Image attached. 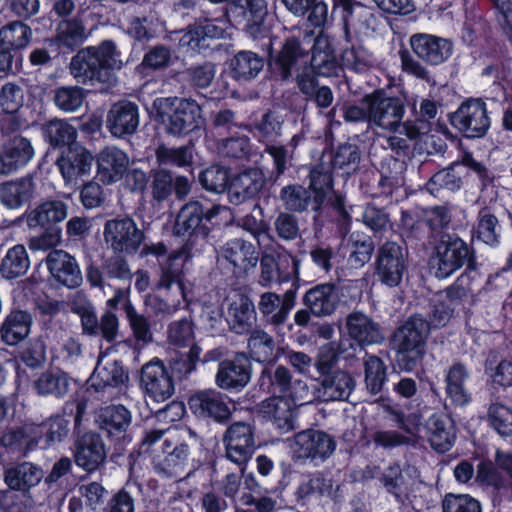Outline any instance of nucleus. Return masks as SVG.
Segmentation results:
<instances>
[{
    "instance_id": "obj_4",
    "label": "nucleus",
    "mask_w": 512,
    "mask_h": 512,
    "mask_svg": "<svg viewBox=\"0 0 512 512\" xmlns=\"http://www.w3.org/2000/svg\"><path fill=\"white\" fill-rule=\"evenodd\" d=\"M157 116L168 134L187 135L203 123L201 107L193 99L168 97L155 101Z\"/></svg>"
},
{
    "instance_id": "obj_20",
    "label": "nucleus",
    "mask_w": 512,
    "mask_h": 512,
    "mask_svg": "<svg viewBox=\"0 0 512 512\" xmlns=\"http://www.w3.org/2000/svg\"><path fill=\"white\" fill-rule=\"evenodd\" d=\"M106 455L105 444L97 433H85L75 443V463L87 472L97 470L104 463Z\"/></svg>"
},
{
    "instance_id": "obj_5",
    "label": "nucleus",
    "mask_w": 512,
    "mask_h": 512,
    "mask_svg": "<svg viewBox=\"0 0 512 512\" xmlns=\"http://www.w3.org/2000/svg\"><path fill=\"white\" fill-rule=\"evenodd\" d=\"M473 251L466 242L458 237H446L436 245L431 265L438 279H446L462 268L465 264L470 268L473 262Z\"/></svg>"
},
{
    "instance_id": "obj_41",
    "label": "nucleus",
    "mask_w": 512,
    "mask_h": 512,
    "mask_svg": "<svg viewBox=\"0 0 512 512\" xmlns=\"http://www.w3.org/2000/svg\"><path fill=\"white\" fill-rule=\"evenodd\" d=\"M32 318L29 313L21 310L11 311L2 323L1 339L8 345H16L30 333Z\"/></svg>"
},
{
    "instance_id": "obj_27",
    "label": "nucleus",
    "mask_w": 512,
    "mask_h": 512,
    "mask_svg": "<svg viewBox=\"0 0 512 512\" xmlns=\"http://www.w3.org/2000/svg\"><path fill=\"white\" fill-rule=\"evenodd\" d=\"M345 325L348 335L361 346L378 344L384 340L379 324L360 311L348 314Z\"/></svg>"
},
{
    "instance_id": "obj_23",
    "label": "nucleus",
    "mask_w": 512,
    "mask_h": 512,
    "mask_svg": "<svg viewBox=\"0 0 512 512\" xmlns=\"http://www.w3.org/2000/svg\"><path fill=\"white\" fill-rule=\"evenodd\" d=\"M139 126L138 106L129 101H119L112 105L106 118V127L115 137H123L136 132Z\"/></svg>"
},
{
    "instance_id": "obj_31",
    "label": "nucleus",
    "mask_w": 512,
    "mask_h": 512,
    "mask_svg": "<svg viewBox=\"0 0 512 512\" xmlns=\"http://www.w3.org/2000/svg\"><path fill=\"white\" fill-rule=\"evenodd\" d=\"M305 49L296 38H288L281 49L272 57V65L283 81L292 78V69L308 61Z\"/></svg>"
},
{
    "instance_id": "obj_35",
    "label": "nucleus",
    "mask_w": 512,
    "mask_h": 512,
    "mask_svg": "<svg viewBox=\"0 0 512 512\" xmlns=\"http://www.w3.org/2000/svg\"><path fill=\"white\" fill-rule=\"evenodd\" d=\"M44 477L42 468L31 462L16 464L4 473L7 486L15 491L27 492L37 486Z\"/></svg>"
},
{
    "instance_id": "obj_53",
    "label": "nucleus",
    "mask_w": 512,
    "mask_h": 512,
    "mask_svg": "<svg viewBox=\"0 0 512 512\" xmlns=\"http://www.w3.org/2000/svg\"><path fill=\"white\" fill-rule=\"evenodd\" d=\"M124 312L135 340L142 344L152 342L153 332L149 318L139 313L131 301L126 302Z\"/></svg>"
},
{
    "instance_id": "obj_63",
    "label": "nucleus",
    "mask_w": 512,
    "mask_h": 512,
    "mask_svg": "<svg viewBox=\"0 0 512 512\" xmlns=\"http://www.w3.org/2000/svg\"><path fill=\"white\" fill-rule=\"evenodd\" d=\"M199 181L207 191L222 193L228 187L229 174L225 168L214 165L200 174Z\"/></svg>"
},
{
    "instance_id": "obj_1",
    "label": "nucleus",
    "mask_w": 512,
    "mask_h": 512,
    "mask_svg": "<svg viewBox=\"0 0 512 512\" xmlns=\"http://www.w3.org/2000/svg\"><path fill=\"white\" fill-rule=\"evenodd\" d=\"M123 65L112 41H104L97 47H88L77 52L70 62L71 75L82 84L110 83L112 70Z\"/></svg>"
},
{
    "instance_id": "obj_57",
    "label": "nucleus",
    "mask_w": 512,
    "mask_h": 512,
    "mask_svg": "<svg viewBox=\"0 0 512 512\" xmlns=\"http://www.w3.org/2000/svg\"><path fill=\"white\" fill-rule=\"evenodd\" d=\"M34 426L38 428L37 433L39 439L45 436L48 445L63 441L70 431L69 420L61 415L51 416L40 425Z\"/></svg>"
},
{
    "instance_id": "obj_13",
    "label": "nucleus",
    "mask_w": 512,
    "mask_h": 512,
    "mask_svg": "<svg viewBox=\"0 0 512 512\" xmlns=\"http://www.w3.org/2000/svg\"><path fill=\"white\" fill-rule=\"evenodd\" d=\"M451 122L467 137H482L490 126L486 104L480 99L466 101L453 114Z\"/></svg>"
},
{
    "instance_id": "obj_48",
    "label": "nucleus",
    "mask_w": 512,
    "mask_h": 512,
    "mask_svg": "<svg viewBox=\"0 0 512 512\" xmlns=\"http://www.w3.org/2000/svg\"><path fill=\"white\" fill-rule=\"evenodd\" d=\"M30 267V260L26 248L15 245L10 248L0 265V273L5 279H15L24 275Z\"/></svg>"
},
{
    "instance_id": "obj_45",
    "label": "nucleus",
    "mask_w": 512,
    "mask_h": 512,
    "mask_svg": "<svg viewBox=\"0 0 512 512\" xmlns=\"http://www.w3.org/2000/svg\"><path fill=\"white\" fill-rule=\"evenodd\" d=\"M332 168L326 163L324 157L310 172L309 189L314 195V203L316 206H322L328 194L332 190Z\"/></svg>"
},
{
    "instance_id": "obj_54",
    "label": "nucleus",
    "mask_w": 512,
    "mask_h": 512,
    "mask_svg": "<svg viewBox=\"0 0 512 512\" xmlns=\"http://www.w3.org/2000/svg\"><path fill=\"white\" fill-rule=\"evenodd\" d=\"M247 346L250 356L258 362H267L273 358L275 342L264 330H253L248 338Z\"/></svg>"
},
{
    "instance_id": "obj_2",
    "label": "nucleus",
    "mask_w": 512,
    "mask_h": 512,
    "mask_svg": "<svg viewBox=\"0 0 512 512\" xmlns=\"http://www.w3.org/2000/svg\"><path fill=\"white\" fill-rule=\"evenodd\" d=\"M338 356L332 344L323 346L315 360L319 374L318 394L323 401H348L356 388L354 376L337 367Z\"/></svg>"
},
{
    "instance_id": "obj_30",
    "label": "nucleus",
    "mask_w": 512,
    "mask_h": 512,
    "mask_svg": "<svg viewBox=\"0 0 512 512\" xmlns=\"http://www.w3.org/2000/svg\"><path fill=\"white\" fill-rule=\"evenodd\" d=\"M425 431L431 447L442 453L452 447L456 438L452 420L443 413L432 414L426 422Z\"/></svg>"
},
{
    "instance_id": "obj_8",
    "label": "nucleus",
    "mask_w": 512,
    "mask_h": 512,
    "mask_svg": "<svg viewBox=\"0 0 512 512\" xmlns=\"http://www.w3.org/2000/svg\"><path fill=\"white\" fill-rule=\"evenodd\" d=\"M222 441L226 459L245 470L256 450L253 426L244 421L234 422L224 432Z\"/></svg>"
},
{
    "instance_id": "obj_39",
    "label": "nucleus",
    "mask_w": 512,
    "mask_h": 512,
    "mask_svg": "<svg viewBox=\"0 0 512 512\" xmlns=\"http://www.w3.org/2000/svg\"><path fill=\"white\" fill-rule=\"evenodd\" d=\"M131 412L123 405H111L101 408L96 417L100 430L109 437H118L125 433L131 425Z\"/></svg>"
},
{
    "instance_id": "obj_59",
    "label": "nucleus",
    "mask_w": 512,
    "mask_h": 512,
    "mask_svg": "<svg viewBox=\"0 0 512 512\" xmlns=\"http://www.w3.org/2000/svg\"><path fill=\"white\" fill-rule=\"evenodd\" d=\"M85 99L84 89L78 86H63L55 90L53 101L62 111L75 112Z\"/></svg>"
},
{
    "instance_id": "obj_36",
    "label": "nucleus",
    "mask_w": 512,
    "mask_h": 512,
    "mask_svg": "<svg viewBox=\"0 0 512 512\" xmlns=\"http://www.w3.org/2000/svg\"><path fill=\"white\" fill-rule=\"evenodd\" d=\"M128 379L123 366L116 359H112L107 354L99 356L96 367L91 375L92 386L96 390L105 387H117Z\"/></svg>"
},
{
    "instance_id": "obj_38",
    "label": "nucleus",
    "mask_w": 512,
    "mask_h": 512,
    "mask_svg": "<svg viewBox=\"0 0 512 512\" xmlns=\"http://www.w3.org/2000/svg\"><path fill=\"white\" fill-rule=\"evenodd\" d=\"M68 215V206L61 200L49 199L39 203L26 216L30 228L46 227L62 222Z\"/></svg>"
},
{
    "instance_id": "obj_56",
    "label": "nucleus",
    "mask_w": 512,
    "mask_h": 512,
    "mask_svg": "<svg viewBox=\"0 0 512 512\" xmlns=\"http://www.w3.org/2000/svg\"><path fill=\"white\" fill-rule=\"evenodd\" d=\"M44 133L53 146L74 145L77 136L76 129L63 120L54 119L44 126Z\"/></svg>"
},
{
    "instance_id": "obj_7",
    "label": "nucleus",
    "mask_w": 512,
    "mask_h": 512,
    "mask_svg": "<svg viewBox=\"0 0 512 512\" xmlns=\"http://www.w3.org/2000/svg\"><path fill=\"white\" fill-rule=\"evenodd\" d=\"M104 241L116 254H135L145 235L130 217H117L107 220L103 228Z\"/></svg>"
},
{
    "instance_id": "obj_10",
    "label": "nucleus",
    "mask_w": 512,
    "mask_h": 512,
    "mask_svg": "<svg viewBox=\"0 0 512 512\" xmlns=\"http://www.w3.org/2000/svg\"><path fill=\"white\" fill-rule=\"evenodd\" d=\"M370 111V125L383 130L396 131L405 114L403 102L397 97L373 93L364 97Z\"/></svg>"
},
{
    "instance_id": "obj_15",
    "label": "nucleus",
    "mask_w": 512,
    "mask_h": 512,
    "mask_svg": "<svg viewBox=\"0 0 512 512\" xmlns=\"http://www.w3.org/2000/svg\"><path fill=\"white\" fill-rule=\"evenodd\" d=\"M94 161L93 155L79 144L70 145L58 158L56 164L66 184H76L89 175Z\"/></svg>"
},
{
    "instance_id": "obj_64",
    "label": "nucleus",
    "mask_w": 512,
    "mask_h": 512,
    "mask_svg": "<svg viewBox=\"0 0 512 512\" xmlns=\"http://www.w3.org/2000/svg\"><path fill=\"white\" fill-rule=\"evenodd\" d=\"M488 418L492 427L502 436H512V409L500 403L489 407Z\"/></svg>"
},
{
    "instance_id": "obj_61",
    "label": "nucleus",
    "mask_w": 512,
    "mask_h": 512,
    "mask_svg": "<svg viewBox=\"0 0 512 512\" xmlns=\"http://www.w3.org/2000/svg\"><path fill=\"white\" fill-rule=\"evenodd\" d=\"M365 383L372 394L381 391L386 380V368L382 360L376 356H368L364 362Z\"/></svg>"
},
{
    "instance_id": "obj_9",
    "label": "nucleus",
    "mask_w": 512,
    "mask_h": 512,
    "mask_svg": "<svg viewBox=\"0 0 512 512\" xmlns=\"http://www.w3.org/2000/svg\"><path fill=\"white\" fill-rule=\"evenodd\" d=\"M294 454L298 459L319 465L329 459L336 450L335 439L321 430L307 429L295 435Z\"/></svg>"
},
{
    "instance_id": "obj_11",
    "label": "nucleus",
    "mask_w": 512,
    "mask_h": 512,
    "mask_svg": "<svg viewBox=\"0 0 512 512\" xmlns=\"http://www.w3.org/2000/svg\"><path fill=\"white\" fill-rule=\"evenodd\" d=\"M189 455L188 445L179 443L176 435H169L162 444V455L154 457L153 467L163 477H180L186 470Z\"/></svg>"
},
{
    "instance_id": "obj_19",
    "label": "nucleus",
    "mask_w": 512,
    "mask_h": 512,
    "mask_svg": "<svg viewBox=\"0 0 512 512\" xmlns=\"http://www.w3.org/2000/svg\"><path fill=\"white\" fill-rule=\"evenodd\" d=\"M189 406L195 414L218 423L227 422L231 416L226 397L214 389L195 393L189 399Z\"/></svg>"
},
{
    "instance_id": "obj_42",
    "label": "nucleus",
    "mask_w": 512,
    "mask_h": 512,
    "mask_svg": "<svg viewBox=\"0 0 512 512\" xmlns=\"http://www.w3.org/2000/svg\"><path fill=\"white\" fill-rule=\"evenodd\" d=\"M411 469H401L398 463H391L380 477V482L386 491L392 494L398 502L403 503L408 495L411 484Z\"/></svg>"
},
{
    "instance_id": "obj_47",
    "label": "nucleus",
    "mask_w": 512,
    "mask_h": 512,
    "mask_svg": "<svg viewBox=\"0 0 512 512\" xmlns=\"http://www.w3.org/2000/svg\"><path fill=\"white\" fill-rule=\"evenodd\" d=\"M322 157L332 169L343 170L344 173L350 174L358 168L360 151L356 145L344 143L339 145L335 151L324 154Z\"/></svg>"
},
{
    "instance_id": "obj_12",
    "label": "nucleus",
    "mask_w": 512,
    "mask_h": 512,
    "mask_svg": "<svg viewBox=\"0 0 512 512\" xmlns=\"http://www.w3.org/2000/svg\"><path fill=\"white\" fill-rule=\"evenodd\" d=\"M406 270L402 248L395 242H386L378 250L376 275L379 281L388 287H397Z\"/></svg>"
},
{
    "instance_id": "obj_60",
    "label": "nucleus",
    "mask_w": 512,
    "mask_h": 512,
    "mask_svg": "<svg viewBox=\"0 0 512 512\" xmlns=\"http://www.w3.org/2000/svg\"><path fill=\"white\" fill-rule=\"evenodd\" d=\"M476 235L483 243L495 246L499 243L500 226L498 219L487 210H482L478 216Z\"/></svg>"
},
{
    "instance_id": "obj_33",
    "label": "nucleus",
    "mask_w": 512,
    "mask_h": 512,
    "mask_svg": "<svg viewBox=\"0 0 512 512\" xmlns=\"http://www.w3.org/2000/svg\"><path fill=\"white\" fill-rule=\"evenodd\" d=\"M343 225L341 232L344 234L341 243V249L349 252L348 262L354 268L363 267L371 259L374 247L370 240L360 239L359 235L351 234L346 236L348 232L349 216L345 211H341Z\"/></svg>"
},
{
    "instance_id": "obj_14",
    "label": "nucleus",
    "mask_w": 512,
    "mask_h": 512,
    "mask_svg": "<svg viewBox=\"0 0 512 512\" xmlns=\"http://www.w3.org/2000/svg\"><path fill=\"white\" fill-rule=\"evenodd\" d=\"M140 383L145 392L156 401H165L174 393L172 377L159 359H153L142 366Z\"/></svg>"
},
{
    "instance_id": "obj_58",
    "label": "nucleus",
    "mask_w": 512,
    "mask_h": 512,
    "mask_svg": "<svg viewBox=\"0 0 512 512\" xmlns=\"http://www.w3.org/2000/svg\"><path fill=\"white\" fill-rule=\"evenodd\" d=\"M462 185L460 174L455 170V166L436 172L426 184L427 190L436 195L440 190L445 189L451 192L457 191Z\"/></svg>"
},
{
    "instance_id": "obj_43",
    "label": "nucleus",
    "mask_w": 512,
    "mask_h": 512,
    "mask_svg": "<svg viewBox=\"0 0 512 512\" xmlns=\"http://www.w3.org/2000/svg\"><path fill=\"white\" fill-rule=\"evenodd\" d=\"M469 372L462 363H454L446 375V393L452 402L458 406H466L471 401V396L464 387Z\"/></svg>"
},
{
    "instance_id": "obj_52",
    "label": "nucleus",
    "mask_w": 512,
    "mask_h": 512,
    "mask_svg": "<svg viewBox=\"0 0 512 512\" xmlns=\"http://www.w3.org/2000/svg\"><path fill=\"white\" fill-rule=\"evenodd\" d=\"M88 37L82 21L78 18L61 21L56 28L55 40L58 45L74 48Z\"/></svg>"
},
{
    "instance_id": "obj_62",
    "label": "nucleus",
    "mask_w": 512,
    "mask_h": 512,
    "mask_svg": "<svg viewBox=\"0 0 512 512\" xmlns=\"http://www.w3.org/2000/svg\"><path fill=\"white\" fill-rule=\"evenodd\" d=\"M474 274L471 269L463 272L450 287L441 292V298H446L452 304L458 305L462 299L473 292Z\"/></svg>"
},
{
    "instance_id": "obj_49",
    "label": "nucleus",
    "mask_w": 512,
    "mask_h": 512,
    "mask_svg": "<svg viewBox=\"0 0 512 512\" xmlns=\"http://www.w3.org/2000/svg\"><path fill=\"white\" fill-rule=\"evenodd\" d=\"M280 198L287 209L302 212L307 209L318 211L321 206L314 203V195L310 189L301 185H289L282 188Z\"/></svg>"
},
{
    "instance_id": "obj_37",
    "label": "nucleus",
    "mask_w": 512,
    "mask_h": 512,
    "mask_svg": "<svg viewBox=\"0 0 512 512\" xmlns=\"http://www.w3.org/2000/svg\"><path fill=\"white\" fill-rule=\"evenodd\" d=\"M35 189L30 175L7 181L0 186L1 203L8 209H17L34 197Z\"/></svg>"
},
{
    "instance_id": "obj_29",
    "label": "nucleus",
    "mask_w": 512,
    "mask_h": 512,
    "mask_svg": "<svg viewBox=\"0 0 512 512\" xmlns=\"http://www.w3.org/2000/svg\"><path fill=\"white\" fill-rule=\"evenodd\" d=\"M128 165V155L115 146L105 147L97 156L98 174L101 181L106 184L120 180Z\"/></svg>"
},
{
    "instance_id": "obj_34",
    "label": "nucleus",
    "mask_w": 512,
    "mask_h": 512,
    "mask_svg": "<svg viewBox=\"0 0 512 512\" xmlns=\"http://www.w3.org/2000/svg\"><path fill=\"white\" fill-rule=\"evenodd\" d=\"M260 411L282 432L294 429L295 409L291 400L287 397L276 396L264 400L260 405Z\"/></svg>"
},
{
    "instance_id": "obj_44",
    "label": "nucleus",
    "mask_w": 512,
    "mask_h": 512,
    "mask_svg": "<svg viewBox=\"0 0 512 512\" xmlns=\"http://www.w3.org/2000/svg\"><path fill=\"white\" fill-rule=\"evenodd\" d=\"M264 61L252 51H239L230 61L232 76L238 80L248 81L255 78L263 69Z\"/></svg>"
},
{
    "instance_id": "obj_6",
    "label": "nucleus",
    "mask_w": 512,
    "mask_h": 512,
    "mask_svg": "<svg viewBox=\"0 0 512 512\" xmlns=\"http://www.w3.org/2000/svg\"><path fill=\"white\" fill-rule=\"evenodd\" d=\"M219 213L220 207L217 205L205 209L201 202L189 201L180 208L176 216L173 227L174 234L183 237L190 243L197 239H205L209 229L203 223V220L210 221Z\"/></svg>"
},
{
    "instance_id": "obj_46",
    "label": "nucleus",
    "mask_w": 512,
    "mask_h": 512,
    "mask_svg": "<svg viewBox=\"0 0 512 512\" xmlns=\"http://www.w3.org/2000/svg\"><path fill=\"white\" fill-rule=\"evenodd\" d=\"M37 427L34 425L25 426L17 430L6 432L1 437V444L14 452L26 455L39 442Z\"/></svg>"
},
{
    "instance_id": "obj_25",
    "label": "nucleus",
    "mask_w": 512,
    "mask_h": 512,
    "mask_svg": "<svg viewBox=\"0 0 512 512\" xmlns=\"http://www.w3.org/2000/svg\"><path fill=\"white\" fill-rule=\"evenodd\" d=\"M220 257L233 266L234 273H247L259 261L256 247L243 239H233L225 243L220 250Z\"/></svg>"
},
{
    "instance_id": "obj_32",
    "label": "nucleus",
    "mask_w": 512,
    "mask_h": 512,
    "mask_svg": "<svg viewBox=\"0 0 512 512\" xmlns=\"http://www.w3.org/2000/svg\"><path fill=\"white\" fill-rule=\"evenodd\" d=\"M230 11L234 17L246 22L245 26L254 38L263 33L261 26L267 14L265 0H232Z\"/></svg>"
},
{
    "instance_id": "obj_55",
    "label": "nucleus",
    "mask_w": 512,
    "mask_h": 512,
    "mask_svg": "<svg viewBox=\"0 0 512 512\" xmlns=\"http://www.w3.org/2000/svg\"><path fill=\"white\" fill-rule=\"evenodd\" d=\"M332 493V480L326 478L322 473L316 472L302 482L297 490L301 499L330 497Z\"/></svg>"
},
{
    "instance_id": "obj_51",
    "label": "nucleus",
    "mask_w": 512,
    "mask_h": 512,
    "mask_svg": "<svg viewBox=\"0 0 512 512\" xmlns=\"http://www.w3.org/2000/svg\"><path fill=\"white\" fill-rule=\"evenodd\" d=\"M31 38V28L21 21H13L0 29V47L8 52L26 47Z\"/></svg>"
},
{
    "instance_id": "obj_17",
    "label": "nucleus",
    "mask_w": 512,
    "mask_h": 512,
    "mask_svg": "<svg viewBox=\"0 0 512 512\" xmlns=\"http://www.w3.org/2000/svg\"><path fill=\"white\" fill-rule=\"evenodd\" d=\"M409 42L417 57L430 65L442 64L451 56L453 50L448 39L432 34H414Z\"/></svg>"
},
{
    "instance_id": "obj_24",
    "label": "nucleus",
    "mask_w": 512,
    "mask_h": 512,
    "mask_svg": "<svg viewBox=\"0 0 512 512\" xmlns=\"http://www.w3.org/2000/svg\"><path fill=\"white\" fill-rule=\"evenodd\" d=\"M303 302L312 315L321 318L330 316L336 311L340 296L334 284L323 283L307 290Z\"/></svg>"
},
{
    "instance_id": "obj_26",
    "label": "nucleus",
    "mask_w": 512,
    "mask_h": 512,
    "mask_svg": "<svg viewBox=\"0 0 512 512\" xmlns=\"http://www.w3.org/2000/svg\"><path fill=\"white\" fill-rule=\"evenodd\" d=\"M295 304V292L288 290L283 296L274 292L260 295L258 309L261 315L272 325H282Z\"/></svg>"
},
{
    "instance_id": "obj_40",
    "label": "nucleus",
    "mask_w": 512,
    "mask_h": 512,
    "mask_svg": "<svg viewBox=\"0 0 512 512\" xmlns=\"http://www.w3.org/2000/svg\"><path fill=\"white\" fill-rule=\"evenodd\" d=\"M228 322L237 334L251 330L256 322V312L253 302L245 295H238L229 305Z\"/></svg>"
},
{
    "instance_id": "obj_22",
    "label": "nucleus",
    "mask_w": 512,
    "mask_h": 512,
    "mask_svg": "<svg viewBox=\"0 0 512 512\" xmlns=\"http://www.w3.org/2000/svg\"><path fill=\"white\" fill-rule=\"evenodd\" d=\"M47 268L52 277L68 288L82 283L80 268L73 256L64 250H52L46 257Z\"/></svg>"
},
{
    "instance_id": "obj_50",
    "label": "nucleus",
    "mask_w": 512,
    "mask_h": 512,
    "mask_svg": "<svg viewBox=\"0 0 512 512\" xmlns=\"http://www.w3.org/2000/svg\"><path fill=\"white\" fill-rule=\"evenodd\" d=\"M34 388L39 395L62 398L68 393L69 378L61 371H46L35 380Z\"/></svg>"
},
{
    "instance_id": "obj_18",
    "label": "nucleus",
    "mask_w": 512,
    "mask_h": 512,
    "mask_svg": "<svg viewBox=\"0 0 512 512\" xmlns=\"http://www.w3.org/2000/svg\"><path fill=\"white\" fill-rule=\"evenodd\" d=\"M327 46V40L321 37L315 39L313 47V55L311 58V65H308V61H304L303 65L296 69V83L299 90L306 96L312 97L315 90L317 89V80L314 72V68L332 70L336 67L333 57L325 53L323 56L319 52L322 46Z\"/></svg>"
},
{
    "instance_id": "obj_21",
    "label": "nucleus",
    "mask_w": 512,
    "mask_h": 512,
    "mask_svg": "<svg viewBox=\"0 0 512 512\" xmlns=\"http://www.w3.org/2000/svg\"><path fill=\"white\" fill-rule=\"evenodd\" d=\"M250 378L249 361L243 354H238L232 359H226L219 363L215 382L221 389L238 390L244 388Z\"/></svg>"
},
{
    "instance_id": "obj_16",
    "label": "nucleus",
    "mask_w": 512,
    "mask_h": 512,
    "mask_svg": "<svg viewBox=\"0 0 512 512\" xmlns=\"http://www.w3.org/2000/svg\"><path fill=\"white\" fill-rule=\"evenodd\" d=\"M30 139L16 135L0 147V175H9L26 166L34 157Z\"/></svg>"
},
{
    "instance_id": "obj_28",
    "label": "nucleus",
    "mask_w": 512,
    "mask_h": 512,
    "mask_svg": "<svg viewBox=\"0 0 512 512\" xmlns=\"http://www.w3.org/2000/svg\"><path fill=\"white\" fill-rule=\"evenodd\" d=\"M265 177L259 169H249L235 176L229 187L228 197L232 204L238 205L255 197L264 187Z\"/></svg>"
},
{
    "instance_id": "obj_3",
    "label": "nucleus",
    "mask_w": 512,
    "mask_h": 512,
    "mask_svg": "<svg viewBox=\"0 0 512 512\" xmlns=\"http://www.w3.org/2000/svg\"><path fill=\"white\" fill-rule=\"evenodd\" d=\"M429 331V323L418 315L410 317L396 330L393 343L396 365L400 370L411 372L421 363Z\"/></svg>"
}]
</instances>
